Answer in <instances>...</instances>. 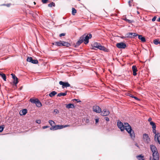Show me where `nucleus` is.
<instances>
[{"label": "nucleus", "instance_id": "obj_24", "mask_svg": "<svg viewBox=\"0 0 160 160\" xmlns=\"http://www.w3.org/2000/svg\"><path fill=\"white\" fill-rule=\"evenodd\" d=\"M57 94V92L53 91L49 94V96L50 97H53Z\"/></svg>", "mask_w": 160, "mask_h": 160}, {"label": "nucleus", "instance_id": "obj_29", "mask_svg": "<svg viewBox=\"0 0 160 160\" xmlns=\"http://www.w3.org/2000/svg\"><path fill=\"white\" fill-rule=\"evenodd\" d=\"M151 150H157V148L155 145H151L150 146Z\"/></svg>", "mask_w": 160, "mask_h": 160}, {"label": "nucleus", "instance_id": "obj_39", "mask_svg": "<svg viewBox=\"0 0 160 160\" xmlns=\"http://www.w3.org/2000/svg\"><path fill=\"white\" fill-rule=\"evenodd\" d=\"M4 129V128L2 126H0V132H2Z\"/></svg>", "mask_w": 160, "mask_h": 160}, {"label": "nucleus", "instance_id": "obj_45", "mask_svg": "<svg viewBox=\"0 0 160 160\" xmlns=\"http://www.w3.org/2000/svg\"><path fill=\"white\" fill-rule=\"evenodd\" d=\"M128 3L129 6L130 7H131V6H132V4H131V1H128Z\"/></svg>", "mask_w": 160, "mask_h": 160}, {"label": "nucleus", "instance_id": "obj_31", "mask_svg": "<svg viewBox=\"0 0 160 160\" xmlns=\"http://www.w3.org/2000/svg\"><path fill=\"white\" fill-rule=\"evenodd\" d=\"M0 75H1L2 78L3 79L6 81V76L5 74L2 73V74H1Z\"/></svg>", "mask_w": 160, "mask_h": 160}, {"label": "nucleus", "instance_id": "obj_43", "mask_svg": "<svg viewBox=\"0 0 160 160\" xmlns=\"http://www.w3.org/2000/svg\"><path fill=\"white\" fill-rule=\"evenodd\" d=\"M49 127V126H44L43 127H42V128L43 129H46V128H48Z\"/></svg>", "mask_w": 160, "mask_h": 160}, {"label": "nucleus", "instance_id": "obj_59", "mask_svg": "<svg viewBox=\"0 0 160 160\" xmlns=\"http://www.w3.org/2000/svg\"><path fill=\"white\" fill-rule=\"evenodd\" d=\"M37 122L38 123V122H39V121Z\"/></svg>", "mask_w": 160, "mask_h": 160}, {"label": "nucleus", "instance_id": "obj_46", "mask_svg": "<svg viewBox=\"0 0 160 160\" xmlns=\"http://www.w3.org/2000/svg\"><path fill=\"white\" fill-rule=\"evenodd\" d=\"M152 119L151 118H149L148 119V121L150 122H152L151 121Z\"/></svg>", "mask_w": 160, "mask_h": 160}, {"label": "nucleus", "instance_id": "obj_42", "mask_svg": "<svg viewBox=\"0 0 160 160\" xmlns=\"http://www.w3.org/2000/svg\"><path fill=\"white\" fill-rule=\"evenodd\" d=\"M66 34L65 33H62L59 35V36L61 37L62 36H64Z\"/></svg>", "mask_w": 160, "mask_h": 160}, {"label": "nucleus", "instance_id": "obj_28", "mask_svg": "<svg viewBox=\"0 0 160 160\" xmlns=\"http://www.w3.org/2000/svg\"><path fill=\"white\" fill-rule=\"evenodd\" d=\"M150 124L152 126V128H156L155 123L154 122H150Z\"/></svg>", "mask_w": 160, "mask_h": 160}, {"label": "nucleus", "instance_id": "obj_27", "mask_svg": "<svg viewBox=\"0 0 160 160\" xmlns=\"http://www.w3.org/2000/svg\"><path fill=\"white\" fill-rule=\"evenodd\" d=\"M63 46H66L67 47H69L71 46V44L68 42L63 41Z\"/></svg>", "mask_w": 160, "mask_h": 160}, {"label": "nucleus", "instance_id": "obj_18", "mask_svg": "<svg viewBox=\"0 0 160 160\" xmlns=\"http://www.w3.org/2000/svg\"><path fill=\"white\" fill-rule=\"evenodd\" d=\"M83 41H84L83 40L81 36L80 37L79 40L77 42L76 45L77 46L79 45L82 43L83 42Z\"/></svg>", "mask_w": 160, "mask_h": 160}, {"label": "nucleus", "instance_id": "obj_25", "mask_svg": "<svg viewBox=\"0 0 160 160\" xmlns=\"http://www.w3.org/2000/svg\"><path fill=\"white\" fill-rule=\"evenodd\" d=\"M66 95H67V92H65L64 93L60 92L58 94L57 96L59 97H61L62 96H65Z\"/></svg>", "mask_w": 160, "mask_h": 160}, {"label": "nucleus", "instance_id": "obj_23", "mask_svg": "<svg viewBox=\"0 0 160 160\" xmlns=\"http://www.w3.org/2000/svg\"><path fill=\"white\" fill-rule=\"evenodd\" d=\"M100 44V43L97 42H94L92 44V46L93 48H98V46Z\"/></svg>", "mask_w": 160, "mask_h": 160}, {"label": "nucleus", "instance_id": "obj_33", "mask_svg": "<svg viewBox=\"0 0 160 160\" xmlns=\"http://www.w3.org/2000/svg\"><path fill=\"white\" fill-rule=\"evenodd\" d=\"M55 3L53 2H52L50 4H49L48 5V6L49 7H51L52 6L55 7Z\"/></svg>", "mask_w": 160, "mask_h": 160}, {"label": "nucleus", "instance_id": "obj_47", "mask_svg": "<svg viewBox=\"0 0 160 160\" xmlns=\"http://www.w3.org/2000/svg\"><path fill=\"white\" fill-rule=\"evenodd\" d=\"M133 98H135L136 100H139V99L138 98L134 96Z\"/></svg>", "mask_w": 160, "mask_h": 160}, {"label": "nucleus", "instance_id": "obj_52", "mask_svg": "<svg viewBox=\"0 0 160 160\" xmlns=\"http://www.w3.org/2000/svg\"><path fill=\"white\" fill-rule=\"evenodd\" d=\"M63 41H62L61 46H63Z\"/></svg>", "mask_w": 160, "mask_h": 160}, {"label": "nucleus", "instance_id": "obj_16", "mask_svg": "<svg viewBox=\"0 0 160 160\" xmlns=\"http://www.w3.org/2000/svg\"><path fill=\"white\" fill-rule=\"evenodd\" d=\"M132 71H133V75L135 76L137 75L136 72L137 71V69L136 66L133 65L132 66Z\"/></svg>", "mask_w": 160, "mask_h": 160}, {"label": "nucleus", "instance_id": "obj_49", "mask_svg": "<svg viewBox=\"0 0 160 160\" xmlns=\"http://www.w3.org/2000/svg\"><path fill=\"white\" fill-rule=\"evenodd\" d=\"M130 97H132V98H134V96L132 95V94H130V95H129Z\"/></svg>", "mask_w": 160, "mask_h": 160}, {"label": "nucleus", "instance_id": "obj_36", "mask_svg": "<svg viewBox=\"0 0 160 160\" xmlns=\"http://www.w3.org/2000/svg\"><path fill=\"white\" fill-rule=\"evenodd\" d=\"M132 36H133V37L132 38H135V37L137 36H138V35L137 34L135 33H132Z\"/></svg>", "mask_w": 160, "mask_h": 160}, {"label": "nucleus", "instance_id": "obj_12", "mask_svg": "<svg viewBox=\"0 0 160 160\" xmlns=\"http://www.w3.org/2000/svg\"><path fill=\"white\" fill-rule=\"evenodd\" d=\"M93 110L97 113H100L101 112V108L98 106H94L93 107Z\"/></svg>", "mask_w": 160, "mask_h": 160}, {"label": "nucleus", "instance_id": "obj_20", "mask_svg": "<svg viewBox=\"0 0 160 160\" xmlns=\"http://www.w3.org/2000/svg\"><path fill=\"white\" fill-rule=\"evenodd\" d=\"M62 41H59V42H56L53 43V44L58 47H61Z\"/></svg>", "mask_w": 160, "mask_h": 160}, {"label": "nucleus", "instance_id": "obj_3", "mask_svg": "<svg viewBox=\"0 0 160 160\" xmlns=\"http://www.w3.org/2000/svg\"><path fill=\"white\" fill-rule=\"evenodd\" d=\"M48 122L51 127L50 128V129L51 130H56L59 129V127H58V126H59V125H55V122L52 120H50Z\"/></svg>", "mask_w": 160, "mask_h": 160}, {"label": "nucleus", "instance_id": "obj_19", "mask_svg": "<svg viewBox=\"0 0 160 160\" xmlns=\"http://www.w3.org/2000/svg\"><path fill=\"white\" fill-rule=\"evenodd\" d=\"M66 108L68 109L74 108V106L72 104L69 103L68 104H66L65 105Z\"/></svg>", "mask_w": 160, "mask_h": 160}, {"label": "nucleus", "instance_id": "obj_41", "mask_svg": "<svg viewBox=\"0 0 160 160\" xmlns=\"http://www.w3.org/2000/svg\"><path fill=\"white\" fill-rule=\"evenodd\" d=\"M153 130H152V132H153L154 133V134H156L157 133L156 132V128H152Z\"/></svg>", "mask_w": 160, "mask_h": 160}, {"label": "nucleus", "instance_id": "obj_22", "mask_svg": "<svg viewBox=\"0 0 160 160\" xmlns=\"http://www.w3.org/2000/svg\"><path fill=\"white\" fill-rule=\"evenodd\" d=\"M132 32H129L127 33L126 34V38H132L133 37V36H132Z\"/></svg>", "mask_w": 160, "mask_h": 160}, {"label": "nucleus", "instance_id": "obj_60", "mask_svg": "<svg viewBox=\"0 0 160 160\" xmlns=\"http://www.w3.org/2000/svg\"><path fill=\"white\" fill-rule=\"evenodd\" d=\"M37 122L38 123V122H39V121Z\"/></svg>", "mask_w": 160, "mask_h": 160}, {"label": "nucleus", "instance_id": "obj_35", "mask_svg": "<svg viewBox=\"0 0 160 160\" xmlns=\"http://www.w3.org/2000/svg\"><path fill=\"white\" fill-rule=\"evenodd\" d=\"M53 112L55 113V114H58L59 112V111L57 109H55L54 110Z\"/></svg>", "mask_w": 160, "mask_h": 160}, {"label": "nucleus", "instance_id": "obj_48", "mask_svg": "<svg viewBox=\"0 0 160 160\" xmlns=\"http://www.w3.org/2000/svg\"><path fill=\"white\" fill-rule=\"evenodd\" d=\"M99 120L98 119H95L96 123H98V122Z\"/></svg>", "mask_w": 160, "mask_h": 160}, {"label": "nucleus", "instance_id": "obj_1", "mask_svg": "<svg viewBox=\"0 0 160 160\" xmlns=\"http://www.w3.org/2000/svg\"><path fill=\"white\" fill-rule=\"evenodd\" d=\"M125 129L127 131V132L130 134V135L132 139L134 138H135V135L134 131L132 130L131 127L128 123H124Z\"/></svg>", "mask_w": 160, "mask_h": 160}, {"label": "nucleus", "instance_id": "obj_2", "mask_svg": "<svg viewBox=\"0 0 160 160\" xmlns=\"http://www.w3.org/2000/svg\"><path fill=\"white\" fill-rule=\"evenodd\" d=\"M83 41L85 42L84 43L85 44H88L89 42V39L92 37V34L90 33L87 34L85 33L81 36Z\"/></svg>", "mask_w": 160, "mask_h": 160}, {"label": "nucleus", "instance_id": "obj_37", "mask_svg": "<svg viewBox=\"0 0 160 160\" xmlns=\"http://www.w3.org/2000/svg\"><path fill=\"white\" fill-rule=\"evenodd\" d=\"M48 1V0H42V2L43 4L47 3Z\"/></svg>", "mask_w": 160, "mask_h": 160}, {"label": "nucleus", "instance_id": "obj_53", "mask_svg": "<svg viewBox=\"0 0 160 160\" xmlns=\"http://www.w3.org/2000/svg\"><path fill=\"white\" fill-rule=\"evenodd\" d=\"M157 21L160 22V17L157 20Z\"/></svg>", "mask_w": 160, "mask_h": 160}, {"label": "nucleus", "instance_id": "obj_55", "mask_svg": "<svg viewBox=\"0 0 160 160\" xmlns=\"http://www.w3.org/2000/svg\"><path fill=\"white\" fill-rule=\"evenodd\" d=\"M77 99H73L72 100L74 101H76Z\"/></svg>", "mask_w": 160, "mask_h": 160}, {"label": "nucleus", "instance_id": "obj_30", "mask_svg": "<svg viewBox=\"0 0 160 160\" xmlns=\"http://www.w3.org/2000/svg\"><path fill=\"white\" fill-rule=\"evenodd\" d=\"M137 159L139 160H144L143 159V156L141 155H139L137 156Z\"/></svg>", "mask_w": 160, "mask_h": 160}, {"label": "nucleus", "instance_id": "obj_38", "mask_svg": "<svg viewBox=\"0 0 160 160\" xmlns=\"http://www.w3.org/2000/svg\"><path fill=\"white\" fill-rule=\"evenodd\" d=\"M124 20H125L126 21H127V22H129V23H131V22H132L131 20H129V19H127V18H126L124 19Z\"/></svg>", "mask_w": 160, "mask_h": 160}, {"label": "nucleus", "instance_id": "obj_26", "mask_svg": "<svg viewBox=\"0 0 160 160\" xmlns=\"http://www.w3.org/2000/svg\"><path fill=\"white\" fill-rule=\"evenodd\" d=\"M70 126V125H66L64 126L63 125H59V126H58V127H59V129H62L64 128H66V127H69V126Z\"/></svg>", "mask_w": 160, "mask_h": 160}, {"label": "nucleus", "instance_id": "obj_15", "mask_svg": "<svg viewBox=\"0 0 160 160\" xmlns=\"http://www.w3.org/2000/svg\"><path fill=\"white\" fill-rule=\"evenodd\" d=\"M11 75L12 76V78L14 80V83L16 85L18 82V78L13 73H12Z\"/></svg>", "mask_w": 160, "mask_h": 160}, {"label": "nucleus", "instance_id": "obj_4", "mask_svg": "<svg viewBox=\"0 0 160 160\" xmlns=\"http://www.w3.org/2000/svg\"><path fill=\"white\" fill-rule=\"evenodd\" d=\"M152 153L153 158L150 160H159V154L158 151H152Z\"/></svg>", "mask_w": 160, "mask_h": 160}, {"label": "nucleus", "instance_id": "obj_34", "mask_svg": "<svg viewBox=\"0 0 160 160\" xmlns=\"http://www.w3.org/2000/svg\"><path fill=\"white\" fill-rule=\"evenodd\" d=\"M159 39H156L153 40V43L154 44L156 45H157L159 43Z\"/></svg>", "mask_w": 160, "mask_h": 160}, {"label": "nucleus", "instance_id": "obj_50", "mask_svg": "<svg viewBox=\"0 0 160 160\" xmlns=\"http://www.w3.org/2000/svg\"><path fill=\"white\" fill-rule=\"evenodd\" d=\"M76 101L77 102H81V101H80V100L79 99H77Z\"/></svg>", "mask_w": 160, "mask_h": 160}, {"label": "nucleus", "instance_id": "obj_6", "mask_svg": "<svg viewBox=\"0 0 160 160\" xmlns=\"http://www.w3.org/2000/svg\"><path fill=\"white\" fill-rule=\"evenodd\" d=\"M143 141L145 143H148L150 140V138L148 135L146 133H144L143 135Z\"/></svg>", "mask_w": 160, "mask_h": 160}, {"label": "nucleus", "instance_id": "obj_7", "mask_svg": "<svg viewBox=\"0 0 160 160\" xmlns=\"http://www.w3.org/2000/svg\"><path fill=\"white\" fill-rule=\"evenodd\" d=\"M117 126L121 131H122L124 130V125L123 123L119 120L118 121Z\"/></svg>", "mask_w": 160, "mask_h": 160}, {"label": "nucleus", "instance_id": "obj_9", "mask_svg": "<svg viewBox=\"0 0 160 160\" xmlns=\"http://www.w3.org/2000/svg\"><path fill=\"white\" fill-rule=\"evenodd\" d=\"M116 45L117 48L123 49L125 48L127 46L126 44L122 42L117 43Z\"/></svg>", "mask_w": 160, "mask_h": 160}, {"label": "nucleus", "instance_id": "obj_13", "mask_svg": "<svg viewBox=\"0 0 160 160\" xmlns=\"http://www.w3.org/2000/svg\"><path fill=\"white\" fill-rule=\"evenodd\" d=\"M110 113L109 111L106 109H103L101 115L103 116H107Z\"/></svg>", "mask_w": 160, "mask_h": 160}, {"label": "nucleus", "instance_id": "obj_54", "mask_svg": "<svg viewBox=\"0 0 160 160\" xmlns=\"http://www.w3.org/2000/svg\"><path fill=\"white\" fill-rule=\"evenodd\" d=\"M137 12L138 14H140L139 12H138V11H137Z\"/></svg>", "mask_w": 160, "mask_h": 160}, {"label": "nucleus", "instance_id": "obj_21", "mask_svg": "<svg viewBox=\"0 0 160 160\" xmlns=\"http://www.w3.org/2000/svg\"><path fill=\"white\" fill-rule=\"evenodd\" d=\"M138 38L141 40L142 42H144L146 41V39L144 37H143L141 35H138Z\"/></svg>", "mask_w": 160, "mask_h": 160}, {"label": "nucleus", "instance_id": "obj_51", "mask_svg": "<svg viewBox=\"0 0 160 160\" xmlns=\"http://www.w3.org/2000/svg\"><path fill=\"white\" fill-rule=\"evenodd\" d=\"M86 122L87 123H88L89 122V119H86Z\"/></svg>", "mask_w": 160, "mask_h": 160}, {"label": "nucleus", "instance_id": "obj_58", "mask_svg": "<svg viewBox=\"0 0 160 160\" xmlns=\"http://www.w3.org/2000/svg\"><path fill=\"white\" fill-rule=\"evenodd\" d=\"M37 121H39V122H40V120H37Z\"/></svg>", "mask_w": 160, "mask_h": 160}, {"label": "nucleus", "instance_id": "obj_8", "mask_svg": "<svg viewBox=\"0 0 160 160\" xmlns=\"http://www.w3.org/2000/svg\"><path fill=\"white\" fill-rule=\"evenodd\" d=\"M27 61V62L33 64H37L38 63V60L37 59H33L32 58L30 57H28Z\"/></svg>", "mask_w": 160, "mask_h": 160}, {"label": "nucleus", "instance_id": "obj_11", "mask_svg": "<svg viewBox=\"0 0 160 160\" xmlns=\"http://www.w3.org/2000/svg\"><path fill=\"white\" fill-rule=\"evenodd\" d=\"M154 140L156 142H158L160 144V133L157 132L155 134L154 137Z\"/></svg>", "mask_w": 160, "mask_h": 160}, {"label": "nucleus", "instance_id": "obj_10", "mask_svg": "<svg viewBox=\"0 0 160 160\" xmlns=\"http://www.w3.org/2000/svg\"><path fill=\"white\" fill-rule=\"evenodd\" d=\"M59 84L60 85H62V87L63 88L65 87L70 86V84L68 82H64L62 81H60L59 82Z\"/></svg>", "mask_w": 160, "mask_h": 160}, {"label": "nucleus", "instance_id": "obj_44", "mask_svg": "<svg viewBox=\"0 0 160 160\" xmlns=\"http://www.w3.org/2000/svg\"><path fill=\"white\" fill-rule=\"evenodd\" d=\"M105 119L106 120V121H108L109 120V118L107 117H105Z\"/></svg>", "mask_w": 160, "mask_h": 160}, {"label": "nucleus", "instance_id": "obj_40", "mask_svg": "<svg viewBox=\"0 0 160 160\" xmlns=\"http://www.w3.org/2000/svg\"><path fill=\"white\" fill-rule=\"evenodd\" d=\"M157 18V17L156 16H155L152 19V21L153 22H154L156 20V19Z\"/></svg>", "mask_w": 160, "mask_h": 160}, {"label": "nucleus", "instance_id": "obj_17", "mask_svg": "<svg viewBox=\"0 0 160 160\" xmlns=\"http://www.w3.org/2000/svg\"><path fill=\"white\" fill-rule=\"evenodd\" d=\"M27 112V110L26 109H23L20 111V115L21 116L25 115Z\"/></svg>", "mask_w": 160, "mask_h": 160}, {"label": "nucleus", "instance_id": "obj_56", "mask_svg": "<svg viewBox=\"0 0 160 160\" xmlns=\"http://www.w3.org/2000/svg\"><path fill=\"white\" fill-rule=\"evenodd\" d=\"M34 3L35 5L36 4V3L35 2H34Z\"/></svg>", "mask_w": 160, "mask_h": 160}, {"label": "nucleus", "instance_id": "obj_32", "mask_svg": "<svg viewBox=\"0 0 160 160\" xmlns=\"http://www.w3.org/2000/svg\"><path fill=\"white\" fill-rule=\"evenodd\" d=\"M77 12V10L74 8H72V14L73 15H75Z\"/></svg>", "mask_w": 160, "mask_h": 160}, {"label": "nucleus", "instance_id": "obj_57", "mask_svg": "<svg viewBox=\"0 0 160 160\" xmlns=\"http://www.w3.org/2000/svg\"><path fill=\"white\" fill-rule=\"evenodd\" d=\"M160 45V41H159V43Z\"/></svg>", "mask_w": 160, "mask_h": 160}, {"label": "nucleus", "instance_id": "obj_5", "mask_svg": "<svg viewBox=\"0 0 160 160\" xmlns=\"http://www.w3.org/2000/svg\"><path fill=\"white\" fill-rule=\"evenodd\" d=\"M30 101L32 103H35L36 106L38 107H40L42 106L41 103L38 99H33L31 98L30 99Z\"/></svg>", "mask_w": 160, "mask_h": 160}, {"label": "nucleus", "instance_id": "obj_14", "mask_svg": "<svg viewBox=\"0 0 160 160\" xmlns=\"http://www.w3.org/2000/svg\"><path fill=\"white\" fill-rule=\"evenodd\" d=\"M98 48L99 49H100L101 50H102V51H104L105 52H108V49L105 48L103 46H102L100 44L98 46Z\"/></svg>", "mask_w": 160, "mask_h": 160}]
</instances>
